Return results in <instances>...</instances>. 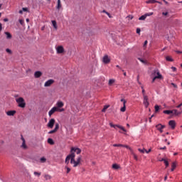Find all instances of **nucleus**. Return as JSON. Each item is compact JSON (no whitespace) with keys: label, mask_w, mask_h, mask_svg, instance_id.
Returning <instances> with one entry per match:
<instances>
[{"label":"nucleus","mask_w":182,"mask_h":182,"mask_svg":"<svg viewBox=\"0 0 182 182\" xmlns=\"http://www.w3.org/2000/svg\"><path fill=\"white\" fill-rule=\"evenodd\" d=\"M73 149H71L70 154L68 156H70V158L71 159L70 164H73V167H77L78 166H80V162L82 161V156H78L77 160L75 161V157H76V155L73 152Z\"/></svg>","instance_id":"f257e3e1"},{"label":"nucleus","mask_w":182,"mask_h":182,"mask_svg":"<svg viewBox=\"0 0 182 182\" xmlns=\"http://www.w3.org/2000/svg\"><path fill=\"white\" fill-rule=\"evenodd\" d=\"M16 102L18 104V107H21V109H25V107H26V102L23 97H20L18 98H16Z\"/></svg>","instance_id":"f03ea898"},{"label":"nucleus","mask_w":182,"mask_h":182,"mask_svg":"<svg viewBox=\"0 0 182 182\" xmlns=\"http://www.w3.org/2000/svg\"><path fill=\"white\" fill-rule=\"evenodd\" d=\"M55 112H65V109H59L56 107H54L48 112V116H50H50H52V114H53V113H55Z\"/></svg>","instance_id":"7ed1b4c3"},{"label":"nucleus","mask_w":182,"mask_h":182,"mask_svg":"<svg viewBox=\"0 0 182 182\" xmlns=\"http://www.w3.org/2000/svg\"><path fill=\"white\" fill-rule=\"evenodd\" d=\"M109 126H110V127H113L114 129H117V127L118 129H120L121 130H122V132H127L126 130V129H124V127H123L120 125L113 124V123H112V122L109 123Z\"/></svg>","instance_id":"20e7f679"},{"label":"nucleus","mask_w":182,"mask_h":182,"mask_svg":"<svg viewBox=\"0 0 182 182\" xmlns=\"http://www.w3.org/2000/svg\"><path fill=\"white\" fill-rule=\"evenodd\" d=\"M155 73H157V75H156L155 77L152 79V83H154V82H156V79H163V75L160 74L159 70L155 71Z\"/></svg>","instance_id":"39448f33"},{"label":"nucleus","mask_w":182,"mask_h":182,"mask_svg":"<svg viewBox=\"0 0 182 182\" xmlns=\"http://www.w3.org/2000/svg\"><path fill=\"white\" fill-rule=\"evenodd\" d=\"M53 83H55V80L50 79L44 83V87H49V86H52V85H53Z\"/></svg>","instance_id":"423d86ee"},{"label":"nucleus","mask_w":182,"mask_h":182,"mask_svg":"<svg viewBox=\"0 0 182 182\" xmlns=\"http://www.w3.org/2000/svg\"><path fill=\"white\" fill-rule=\"evenodd\" d=\"M143 103H144L146 108L149 107V105H150V103L149 102V96L144 95Z\"/></svg>","instance_id":"0eeeda50"},{"label":"nucleus","mask_w":182,"mask_h":182,"mask_svg":"<svg viewBox=\"0 0 182 182\" xmlns=\"http://www.w3.org/2000/svg\"><path fill=\"white\" fill-rule=\"evenodd\" d=\"M55 49H56L57 53L58 54L65 53V48L62 46H57Z\"/></svg>","instance_id":"6e6552de"},{"label":"nucleus","mask_w":182,"mask_h":182,"mask_svg":"<svg viewBox=\"0 0 182 182\" xmlns=\"http://www.w3.org/2000/svg\"><path fill=\"white\" fill-rule=\"evenodd\" d=\"M182 110L180 109V111L177 109H172V116H180L181 114Z\"/></svg>","instance_id":"1a4fd4ad"},{"label":"nucleus","mask_w":182,"mask_h":182,"mask_svg":"<svg viewBox=\"0 0 182 182\" xmlns=\"http://www.w3.org/2000/svg\"><path fill=\"white\" fill-rule=\"evenodd\" d=\"M102 61L106 65H107V63H110V58H109V55H105L102 58Z\"/></svg>","instance_id":"9d476101"},{"label":"nucleus","mask_w":182,"mask_h":182,"mask_svg":"<svg viewBox=\"0 0 182 182\" xmlns=\"http://www.w3.org/2000/svg\"><path fill=\"white\" fill-rule=\"evenodd\" d=\"M53 126H55V119H51L48 123V127L53 129Z\"/></svg>","instance_id":"9b49d317"},{"label":"nucleus","mask_w":182,"mask_h":182,"mask_svg":"<svg viewBox=\"0 0 182 182\" xmlns=\"http://www.w3.org/2000/svg\"><path fill=\"white\" fill-rule=\"evenodd\" d=\"M164 127H166V126L162 125L161 124H159L156 126V128L159 132H160V133H163V129H164Z\"/></svg>","instance_id":"f8f14e48"},{"label":"nucleus","mask_w":182,"mask_h":182,"mask_svg":"<svg viewBox=\"0 0 182 182\" xmlns=\"http://www.w3.org/2000/svg\"><path fill=\"white\" fill-rule=\"evenodd\" d=\"M168 124L171 127V128L172 129V130H174V129H176V121L171 120V121H169Z\"/></svg>","instance_id":"ddd939ff"},{"label":"nucleus","mask_w":182,"mask_h":182,"mask_svg":"<svg viewBox=\"0 0 182 182\" xmlns=\"http://www.w3.org/2000/svg\"><path fill=\"white\" fill-rule=\"evenodd\" d=\"M41 76H42V72L36 71L34 73V77H36V79H38V78L41 77Z\"/></svg>","instance_id":"4468645a"},{"label":"nucleus","mask_w":182,"mask_h":182,"mask_svg":"<svg viewBox=\"0 0 182 182\" xmlns=\"http://www.w3.org/2000/svg\"><path fill=\"white\" fill-rule=\"evenodd\" d=\"M6 113L7 116H15V114H16V111L10 110V111H7Z\"/></svg>","instance_id":"2eb2a0df"},{"label":"nucleus","mask_w":182,"mask_h":182,"mask_svg":"<svg viewBox=\"0 0 182 182\" xmlns=\"http://www.w3.org/2000/svg\"><path fill=\"white\" fill-rule=\"evenodd\" d=\"M56 106H57L56 107H58V109H60V108L63 107V106H65V104L62 101H58L56 103Z\"/></svg>","instance_id":"dca6fc26"},{"label":"nucleus","mask_w":182,"mask_h":182,"mask_svg":"<svg viewBox=\"0 0 182 182\" xmlns=\"http://www.w3.org/2000/svg\"><path fill=\"white\" fill-rule=\"evenodd\" d=\"M71 149H73V152L76 153V154H80L82 153V150L79 148L72 147Z\"/></svg>","instance_id":"f3484780"},{"label":"nucleus","mask_w":182,"mask_h":182,"mask_svg":"<svg viewBox=\"0 0 182 182\" xmlns=\"http://www.w3.org/2000/svg\"><path fill=\"white\" fill-rule=\"evenodd\" d=\"M61 8H62V2L60 1V0H58L57 6H56V9L58 11H60Z\"/></svg>","instance_id":"a211bd4d"},{"label":"nucleus","mask_w":182,"mask_h":182,"mask_svg":"<svg viewBox=\"0 0 182 182\" xmlns=\"http://www.w3.org/2000/svg\"><path fill=\"white\" fill-rule=\"evenodd\" d=\"M4 33L6 36V39H12V35L11 33L6 31Z\"/></svg>","instance_id":"6ab92c4d"},{"label":"nucleus","mask_w":182,"mask_h":182,"mask_svg":"<svg viewBox=\"0 0 182 182\" xmlns=\"http://www.w3.org/2000/svg\"><path fill=\"white\" fill-rule=\"evenodd\" d=\"M21 140L23 141L21 147L23 149H28V146H26V144L25 143V139H23V137L21 138Z\"/></svg>","instance_id":"aec40b11"},{"label":"nucleus","mask_w":182,"mask_h":182,"mask_svg":"<svg viewBox=\"0 0 182 182\" xmlns=\"http://www.w3.org/2000/svg\"><path fill=\"white\" fill-rule=\"evenodd\" d=\"M176 167H177V164H176V162H173L171 171H174V170H176Z\"/></svg>","instance_id":"412c9836"},{"label":"nucleus","mask_w":182,"mask_h":182,"mask_svg":"<svg viewBox=\"0 0 182 182\" xmlns=\"http://www.w3.org/2000/svg\"><path fill=\"white\" fill-rule=\"evenodd\" d=\"M53 23V28L55 29V31L58 29V23H56V21L53 20L51 21Z\"/></svg>","instance_id":"4be33fe9"},{"label":"nucleus","mask_w":182,"mask_h":182,"mask_svg":"<svg viewBox=\"0 0 182 182\" xmlns=\"http://www.w3.org/2000/svg\"><path fill=\"white\" fill-rule=\"evenodd\" d=\"M112 168H113L114 170H119V168H120V166H119V165L117 164H114L112 165Z\"/></svg>","instance_id":"5701e85b"},{"label":"nucleus","mask_w":182,"mask_h":182,"mask_svg":"<svg viewBox=\"0 0 182 182\" xmlns=\"http://www.w3.org/2000/svg\"><path fill=\"white\" fill-rule=\"evenodd\" d=\"M71 160L70 156L68 155L66 158H65V164H69V161Z\"/></svg>","instance_id":"b1692460"},{"label":"nucleus","mask_w":182,"mask_h":182,"mask_svg":"<svg viewBox=\"0 0 182 182\" xmlns=\"http://www.w3.org/2000/svg\"><path fill=\"white\" fill-rule=\"evenodd\" d=\"M156 2H159V1L156 0H148L146 1V4H156Z\"/></svg>","instance_id":"393cba45"},{"label":"nucleus","mask_w":182,"mask_h":182,"mask_svg":"<svg viewBox=\"0 0 182 182\" xmlns=\"http://www.w3.org/2000/svg\"><path fill=\"white\" fill-rule=\"evenodd\" d=\"M48 144H51V145L55 144V142L53 141V139H52L51 138H49L48 139Z\"/></svg>","instance_id":"a878e982"},{"label":"nucleus","mask_w":182,"mask_h":182,"mask_svg":"<svg viewBox=\"0 0 182 182\" xmlns=\"http://www.w3.org/2000/svg\"><path fill=\"white\" fill-rule=\"evenodd\" d=\"M164 113L165 114H172L173 110H164Z\"/></svg>","instance_id":"bb28decb"},{"label":"nucleus","mask_w":182,"mask_h":182,"mask_svg":"<svg viewBox=\"0 0 182 182\" xmlns=\"http://www.w3.org/2000/svg\"><path fill=\"white\" fill-rule=\"evenodd\" d=\"M166 60H167L168 62H173L174 60H173L170 56H166Z\"/></svg>","instance_id":"cd10ccee"},{"label":"nucleus","mask_w":182,"mask_h":182,"mask_svg":"<svg viewBox=\"0 0 182 182\" xmlns=\"http://www.w3.org/2000/svg\"><path fill=\"white\" fill-rule=\"evenodd\" d=\"M40 163H46V158L45 157H41L40 159Z\"/></svg>","instance_id":"c85d7f7f"},{"label":"nucleus","mask_w":182,"mask_h":182,"mask_svg":"<svg viewBox=\"0 0 182 182\" xmlns=\"http://www.w3.org/2000/svg\"><path fill=\"white\" fill-rule=\"evenodd\" d=\"M146 18H147V17H146V14H145V15H143V16H141V17H139V21H144Z\"/></svg>","instance_id":"c756f323"},{"label":"nucleus","mask_w":182,"mask_h":182,"mask_svg":"<svg viewBox=\"0 0 182 182\" xmlns=\"http://www.w3.org/2000/svg\"><path fill=\"white\" fill-rule=\"evenodd\" d=\"M44 178H46V180H50L52 177L50 176V175L46 174L44 176Z\"/></svg>","instance_id":"7c9ffc66"},{"label":"nucleus","mask_w":182,"mask_h":182,"mask_svg":"<svg viewBox=\"0 0 182 182\" xmlns=\"http://www.w3.org/2000/svg\"><path fill=\"white\" fill-rule=\"evenodd\" d=\"M115 80L114 79H110L109 80V85L112 86L113 85V83H114Z\"/></svg>","instance_id":"2f4dec72"},{"label":"nucleus","mask_w":182,"mask_h":182,"mask_svg":"<svg viewBox=\"0 0 182 182\" xmlns=\"http://www.w3.org/2000/svg\"><path fill=\"white\" fill-rule=\"evenodd\" d=\"M120 112H126V105H123V107L120 109Z\"/></svg>","instance_id":"473e14b6"},{"label":"nucleus","mask_w":182,"mask_h":182,"mask_svg":"<svg viewBox=\"0 0 182 182\" xmlns=\"http://www.w3.org/2000/svg\"><path fill=\"white\" fill-rule=\"evenodd\" d=\"M109 105H105L104 108L102 109V112H106V110H107V109H109Z\"/></svg>","instance_id":"72a5a7b5"},{"label":"nucleus","mask_w":182,"mask_h":182,"mask_svg":"<svg viewBox=\"0 0 182 182\" xmlns=\"http://www.w3.org/2000/svg\"><path fill=\"white\" fill-rule=\"evenodd\" d=\"M160 110V106L155 105V113H157Z\"/></svg>","instance_id":"f704fd0d"},{"label":"nucleus","mask_w":182,"mask_h":182,"mask_svg":"<svg viewBox=\"0 0 182 182\" xmlns=\"http://www.w3.org/2000/svg\"><path fill=\"white\" fill-rule=\"evenodd\" d=\"M65 169L66 170V173L67 174H69V173H70V168L68 167V166H65Z\"/></svg>","instance_id":"c9c22d12"},{"label":"nucleus","mask_w":182,"mask_h":182,"mask_svg":"<svg viewBox=\"0 0 182 182\" xmlns=\"http://www.w3.org/2000/svg\"><path fill=\"white\" fill-rule=\"evenodd\" d=\"M113 147H123V144H113Z\"/></svg>","instance_id":"e433bc0d"},{"label":"nucleus","mask_w":182,"mask_h":182,"mask_svg":"<svg viewBox=\"0 0 182 182\" xmlns=\"http://www.w3.org/2000/svg\"><path fill=\"white\" fill-rule=\"evenodd\" d=\"M139 60H140V62H141V63H144V65H147V60H144L141 58H139Z\"/></svg>","instance_id":"4c0bfd02"},{"label":"nucleus","mask_w":182,"mask_h":182,"mask_svg":"<svg viewBox=\"0 0 182 182\" xmlns=\"http://www.w3.org/2000/svg\"><path fill=\"white\" fill-rule=\"evenodd\" d=\"M54 130H55V132H58V130H59V124H55V127L54 129Z\"/></svg>","instance_id":"58836bf2"},{"label":"nucleus","mask_w":182,"mask_h":182,"mask_svg":"<svg viewBox=\"0 0 182 182\" xmlns=\"http://www.w3.org/2000/svg\"><path fill=\"white\" fill-rule=\"evenodd\" d=\"M139 151H140V153L144 154L146 153V149H138Z\"/></svg>","instance_id":"ea45409f"},{"label":"nucleus","mask_w":182,"mask_h":182,"mask_svg":"<svg viewBox=\"0 0 182 182\" xmlns=\"http://www.w3.org/2000/svg\"><path fill=\"white\" fill-rule=\"evenodd\" d=\"M134 156V160H136V161H137L139 160V157L137 156V155H136V154H132Z\"/></svg>","instance_id":"a19ab883"},{"label":"nucleus","mask_w":182,"mask_h":182,"mask_svg":"<svg viewBox=\"0 0 182 182\" xmlns=\"http://www.w3.org/2000/svg\"><path fill=\"white\" fill-rule=\"evenodd\" d=\"M34 176H38V177H39L41 176V172L35 171L34 172Z\"/></svg>","instance_id":"79ce46f5"},{"label":"nucleus","mask_w":182,"mask_h":182,"mask_svg":"<svg viewBox=\"0 0 182 182\" xmlns=\"http://www.w3.org/2000/svg\"><path fill=\"white\" fill-rule=\"evenodd\" d=\"M53 133H56V131L55 129H53L48 132V134H53Z\"/></svg>","instance_id":"37998d69"},{"label":"nucleus","mask_w":182,"mask_h":182,"mask_svg":"<svg viewBox=\"0 0 182 182\" xmlns=\"http://www.w3.org/2000/svg\"><path fill=\"white\" fill-rule=\"evenodd\" d=\"M153 12H150V13H147L145 14V16L147 17V16H151V15H153Z\"/></svg>","instance_id":"c03bdc74"},{"label":"nucleus","mask_w":182,"mask_h":182,"mask_svg":"<svg viewBox=\"0 0 182 182\" xmlns=\"http://www.w3.org/2000/svg\"><path fill=\"white\" fill-rule=\"evenodd\" d=\"M164 163L166 167H168L169 166L168 161L166 160Z\"/></svg>","instance_id":"a18cd8bd"},{"label":"nucleus","mask_w":182,"mask_h":182,"mask_svg":"<svg viewBox=\"0 0 182 182\" xmlns=\"http://www.w3.org/2000/svg\"><path fill=\"white\" fill-rule=\"evenodd\" d=\"M6 52H7V53H12V50H11V49H9V48H6Z\"/></svg>","instance_id":"49530a36"},{"label":"nucleus","mask_w":182,"mask_h":182,"mask_svg":"<svg viewBox=\"0 0 182 182\" xmlns=\"http://www.w3.org/2000/svg\"><path fill=\"white\" fill-rule=\"evenodd\" d=\"M156 70H157V69L154 70V71H153V73H152V75H153L154 76H156V75H157V73H155Z\"/></svg>","instance_id":"de8ad7c7"},{"label":"nucleus","mask_w":182,"mask_h":182,"mask_svg":"<svg viewBox=\"0 0 182 182\" xmlns=\"http://www.w3.org/2000/svg\"><path fill=\"white\" fill-rule=\"evenodd\" d=\"M171 86H173L175 89H177V85H176L175 83L172 82Z\"/></svg>","instance_id":"09e8293b"},{"label":"nucleus","mask_w":182,"mask_h":182,"mask_svg":"<svg viewBox=\"0 0 182 182\" xmlns=\"http://www.w3.org/2000/svg\"><path fill=\"white\" fill-rule=\"evenodd\" d=\"M121 102H122L123 105H126L127 101L124 99H121Z\"/></svg>","instance_id":"8fccbe9b"},{"label":"nucleus","mask_w":182,"mask_h":182,"mask_svg":"<svg viewBox=\"0 0 182 182\" xmlns=\"http://www.w3.org/2000/svg\"><path fill=\"white\" fill-rule=\"evenodd\" d=\"M147 43H149V42L147 41H145L144 43V48H146V46H147Z\"/></svg>","instance_id":"3c124183"},{"label":"nucleus","mask_w":182,"mask_h":182,"mask_svg":"<svg viewBox=\"0 0 182 182\" xmlns=\"http://www.w3.org/2000/svg\"><path fill=\"white\" fill-rule=\"evenodd\" d=\"M162 15H164V16H167L168 15V12H163Z\"/></svg>","instance_id":"603ef678"},{"label":"nucleus","mask_w":182,"mask_h":182,"mask_svg":"<svg viewBox=\"0 0 182 182\" xmlns=\"http://www.w3.org/2000/svg\"><path fill=\"white\" fill-rule=\"evenodd\" d=\"M142 95H143V97L146 96V90H144V89L142 90Z\"/></svg>","instance_id":"864d4df0"},{"label":"nucleus","mask_w":182,"mask_h":182,"mask_svg":"<svg viewBox=\"0 0 182 182\" xmlns=\"http://www.w3.org/2000/svg\"><path fill=\"white\" fill-rule=\"evenodd\" d=\"M122 147H125V149H128L129 150H130V146L127 145H123Z\"/></svg>","instance_id":"5fc2aeb1"},{"label":"nucleus","mask_w":182,"mask_h":182,"mask_svg":"<svg viewBox=\"0 0 182 182\" xmlns=\"http://www.w3.org/2000/svg\"><path fill=\"white\" fill-rule=\"evenodd\" d=\"M171 69L173 70V72H176V70H177V68H176V67H171Z\"/></svg>","instance_id":"6e6d98bb"},{"label":"nucleus","mask_w":182,"mask_h":182,"mask_svg":"<svg viewBox=\"0 0 182 182\" xmlns=\"http://www.w3.org/2000/svg\"><path fill=\"white\" fill-rule=\"evenodd\" d=\"M23 23H24L23 20L19 19V23H21V25H23Z\"/></svg>","instance_id":"4d7b16f0"},{"label":"nucleus","mask_w":182,"mask_h":182,"mask_svg":"<svg viewBox=\"0 0 182 182\" xmlns=\"http://www.w3.org/2000/svg\"><path fill=\"white\" fill-rule=\"evenodd\" d=\"M22 11H23L24 12H28V8L23 7V8L22 9Z\"/></svg>","instance_id":"13d9d810"},{"label":"nucleus","mask_w":182,"mask_h":182,"mask_svg":"<svg viewBox=\"0 0 182 182\" xmlns=\"http://www.w3.org/2000/svg\"><path fill=\"white\" fill-rule=\"evenodd\" d=\"M150 151H151V149H149L148 151L145 150V153H146L147 154H149V153H150Z\"/></svg>","instance_id":"bf43d9fd"},{"label":"nucleus","mask_w":182,"mask_h":182,"mask_svg":"<svg viewBox=\"0 0 182 182\" xmlns=\"http://www.w3.org/2000/svg\"><path fill=\"white\" fill-rule=\"evenodd\" d=\"M127 18H128V19H129V20H132V19H133V16H128Z\"/></svg>","instance_id":"052dcab7"},{"label":"nucleus","mask_w":182,"mask_h":182,"mask_svg":"<svg viewBox=\"0 0 182 182\" xmlns=\"http://www.w3.org/2000/svg\"><path fill=\"white\" fill-rule=\"evenodd\" d=\"M141 32V30L140 28H136V33H140Z\"/></svg>","instance_id":"680f3d73"},{"label":"nucleus","mask_w":182,"mask_h":182,"mask_svg":"<svg viewBox=\"0 0 182 182\" xmlns=\"http://www.w3.org/2000/svg\"><path fill=\"white\" fill-rule=\"evenodd\" d=\"M166 147L164 146V147H161L159 148V150H166Z\"/></svg>","instance_id":"e2e57ef3"},{"label":"nucleus","mask_w":182,"mask_h":182,"mask_svg":"<svg viewBox=\"0 0 182 182\" xmlns=\"http://www.w3.org/2000/svg\"><path fill=\"white\" fill-rule=\"evenodd\" d=\"M166 159H165L164 158H162L161 159H159V161H164H164H166Z\"/></svg>","instance_id":"0e129e2a"},{"label":"nucleus","mask_w":182,"mask_h":182,"mask_svg":"<svg viewBox=\"0 0 182 182\" xmlns=\"http://www.w3.org/2000/svg\"><path fill=\"white\" fill-rule=\"evenodd\" d=\"M182 106V102L179 105H178V106H176V107H177V109H180V107Z\"/></svg>","instance_id":"69168bd1"},{"label":"nucleus","mask_w":182,"mask_h":182,"mask_svg":"<svg viewBox=\"0 0 182 182\" xmlns=\"http://www.w3.org/2000/svg\"><path fill=\"white\" fill-rule=\"evenodd\" d=\"M106 14L107 15V16H109V18H112V16L109 14V12H106Z\"/></svg>","instance_id":"338daca9"},{"label":"nucleus","mask_w":182,"mask_h":182,"mask_svg":"<svg viewBox=\"0 0 182 182\" xmlns=\"http://www.w3.org/2000/svg\"><path fill=\"white\" fill-rule=\"evenodd\" d=\"M8 21H9L8 18H4V22H8Z\"/></svg>","instance_id":"774afa93"}]
</instances>
